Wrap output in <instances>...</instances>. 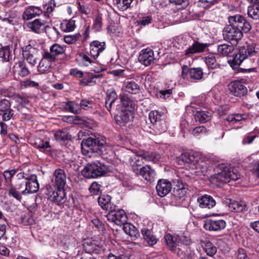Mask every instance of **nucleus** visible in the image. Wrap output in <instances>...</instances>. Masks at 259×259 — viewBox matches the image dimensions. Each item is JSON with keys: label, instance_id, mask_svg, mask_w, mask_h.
<instances>
[{"label": "nucleus", "instance_id": "obj_38", "mask_svg": "<svg viewBox=\"0 0 259 259\" xmlns=\"http://www.w3.org/2000/svg\"><path fill=\"white\" fill-rule=\"evenodd\" d=\"M15 68L16 71L18 72V74L22 77L27 76L29 73L25 64L21 61L16 64Z\"/></svg>", "mask_w": 259, "mask_h": 259}, {"label": "nucleus", "instance_id": "obj_25", "mask_svg": "<svg viewBox=\"0 0 259 259\" xmlns=\"http://www.w3.org/2000/svg\"><path fill=\"white\" fill-rule=\"evenodd\" d=\"M84 251L89 254H100L105 248L101 244H82Z\"/></svg>", "mask_w": 259, "mask_h": 259}, {"label": "nucleus", "instance_id": "obj_46", "mask_svg": "<svg viewBox=\"0 0 259 259\" xmlns=\"http://www.w3.org/2000/svg\"><path fill=\"white\" fill-rule=\"evenodd\" d=\"M153 129L156 134H160L166 131V124L165 120H163L153 125Z\"/></svg>", "mask_w": 259, "mask_h": 259}, {"label": "nucleus", "instance_id": "obj_19", "mask_svg": "<svg viewBox=\"0 0 259 259\" xmlns=\"http://www.w3.org/2000/svg\"><path fill=\"white\" fill-rule=\"evenodd\" d=\"M230 92L235 96H241L247 92V89L240 82L234 81L228 85Z\"/></svg>", "mask_w": 259, "mask_h": 259}, {"label": "nucleus", "instance_id": "obj_52", "mask_svg": "<svg viewBox=\"0 0 259 259\" xmlns=\"http://www.w3.org/2000/svg\"><path fill=\"white\" fill-rule=\"evenodd\" d=\"M10 55V48L8 46L2 47L0 49V58L4 61H8Z\"/></svg>", "mask_w": 259, "mask_h": 259}, {"label": "nucleus", "instance_id": "obj_8", "mask_svg": "<svg viewBox=\"0 0 259 259\" xmlns=\"http://www.w3.org/2000/svg\"><path fill=\"white\" fill-rule=\"evenodd\" d=\"M228 20L230 25L239 28L245 33L249 32L251 29L250 24L241 15H236L230 16Z\"/></svg>", "mask_w": 259, "mask_h": 259}, {"label": "nucleus", "instance_id": "obj_28", "mask_svg": "<svg viewBox=\"0 0 259 259\" xmlns=\"http://www.w3.org/2000/svg\"><path fill=\"white\" fill-rule=\"evenodd\" d=\"M197 155H198V154H195L190 152L182 153L179 157V162L181 164L185 163H190L192 166L193 165V163L195 161Z\"/></svg>", "mask_w": 259, "mask_h": 259}, {"label": "nucleus", "instance_id": "obj_18", "mask_svg": "<svg viewBox=\"0 0 259 259\" xmlns=\"http://www.w3.org/2000/svg\"><path fill=\"white\" fill-rule=\"evenodd\" d=\"M171 188V183L164 179L159 180L156 187L157 194L160 197H164L168 194Z\"/></svg>", "mask_w": 259, "mask_h": 259}, {"label": "nucleus", "instance_id": "obj_61", "mask_svg": "<svg viewBox=\"0 0 259 259\" xmlns=\"http://www.w3.org/2000/svg\"><path fill=\"white\" fill-rule=\"evenodd\" d=\"M102 18L100 16H97L94 21L93 27L96 31H99L102 27Z\"/></svg>", "mask_w": 259, "mask_h": 259}, {"label": "nucleus", "instance_id": "obj_15", "mask_svg": "<svg viewBox=\"0 0 259 259\" xmlns=\"http://www.w3.org/2000/svg\"><path fill=\"white\" fill-rule=\"evenodd\" d=\"M226 226V222L223 220H208L203 225L204 228L206 230L219 231L224 229Z\"/></svg>", "mask_w": 259, "mask_h": 259}, {"label": "nucleus", "instance_id": "obj_51", "mask_svg": "<svg viewBox=\"0 0 259 259\" xmlns=\"http://www.w3.org/2000/svg\"><path fill=\"white\" fill-rule=\"evenodd\" d=\"M187 193V189L184 187L183 185H181V186H177V188L174 189V195L176 197L181 198L184 197Z\"/></svg>", "mask_w": 259, "mask_h": 259}, {"label": "nucleus", "instance_id": "obj_55", "mask_svg": "<svg viewBox=\"0 0 259 259\" xmlns=\"http://www.w3.org/2000/svg\"><path fill=\"white\" fill-rule=\"evenodd\" d=\"M80 37L79 33L74 35H65L64 38V41L68 44H71L75 42Z\"/></svg>", "mask_w": 259, "mask_h": 259}, {"label": "nucleus", "instance_id": "obj_2", "mask_svg": "<svg viewBox=\"0 0 259 259\" xmlns=\"http://www.w3.org/2000/svg\"><path fill=\"white\" fill-rule=\"evenodd\" d=\"M254 44L248 45L247 48L241 47L239 52L236 54L232 60L228 61L230 66L234 69L237 68L242 62L246 58L255 55L258 51Z\"/></svg>", "mask_w": 259, "mask_h": 259}, {"label": "nucleus", "instance_id": "obj_43", "mask_svg": "<svg viewBox=\"0 0 259 259\" xmlns=\"http://www.w3.org/2000/svg\"><path fill=\"white\" fill-rule=\"evenodd\" d=\"M202 76L203 72L200 68H191L189 71V76L191 79H200Z\"/></svg>", "mask_w": 259, "mask_h": 259}, {"label": "nucleus", "instance_id": "obj_48", "mask_svg": "<svg viewBox=\"0 0 259 259\" xmlns=\"http://www.w3.org/2000/svg\"><path fill=\"white\" fill-rule=\"evenodd\" d=\"M248 15L253 19L259 18V6H250L248 8Z\"/></svg>", "mask_w": 259, "mask_h": 259}, {"label": "nucleus", "instance_id": "obj_3", "mask_svg": "<svg viewBox=\"0 0 259 259\" xmlns=\"http://www.w3.org/2000/svg\"><path fill=\"white\" fill-rule=\"evenodd\" d=\"M160 158V155L155 153L140 152L134 158H132L131 165L134 172L136 175H139V172L141 168V166L143 163V160L146 161H152L156 162L159 160Z\"/></svg>", "mask_w": 259, "mask_h": 259}, {"label": "nucleus", "instance_id": "obj_57", "mask_svg": "<svg viewBox=\"0 0 259 259\" xmlns=\"http://www.w3.org/2000/svg\"><path fill=\"white\" fill-rule=\"evenodd\" d=\"M166 243H176L177 242H183L184 240L180 237L173 236L170 234H167L165 236Z\"/></svg>", "mask_w": 259, "mask_h": 259}, {"label": "nucleus", "instance_id": "obj_42", "mask_svg": "<svg viewBox=\"0 0 259 259\" xmlns=\"http://www.w3.org/2000/svg\"><path fill=\"white\" fill-rule=\"evenodd\" d=\"M204 60L208 67L210 69H215L219 66L215 57L213 55H208L204 58Z\"/></svg>", "mask_w": 259, "mask_h": 259}, {"label": "nucleus", "instance_id": "obj_10", "mask_svg": "<svg viewBox=\"0 0 259 259\" xmlns=\"http://www.w3.org/2000/svg\"><path fill=\"white\" fill-rule=\"evenodd\" d=\"M242 32H243L242 30L229 24L225 27L223 34L225 39L237 42L242 38Z\"/></svg>", "mask_w": 259, "mask_h": 259}, {"label": "nucleus", "instance_id": "obj_40", "mask_svg": "<svg viewBox=\"0 0 259 259\" xmlns=\"http://www.w3.org/2000/svg\"><path fill=\"white\" fill-rule=\"evenodd\" d=\"M141 232L144 239L148 243L150 242L151 243H156L157 242V238L153 235L150 230L144 228L142 230Z\"/></svg>", "mask_w": 259, "mask_h": 259}, {"label": "nucleus", "instance_id": "obj_27", "mask_svg": "<svg viewBox=\"0 0 259 259\" xmlns=\"http://www.w3.org/2000/svg\"><path fill=\"white\" fill-rule=\"evenodd\" d=\"M111 197L108 195H102L98 198V203L101 207L109 211L113 208L111 203Z\"/></svg>", "mask_w": 259, "mask_h": 259}, {"label": "nucleus", "instance_id": "obj_60", "mask_svg": "<svg viewBox=\"0 0 259 259\" xmlns=\"http://www.w3.org/2000/svg\"><path fill=\"white\" fill-rule=\"evenodd\" d=\"M10 107L11 104L8 100L4 99L0 102V111L6 112L10 109Z\"/></svg>", "mask_w": 259, "mask_h": 259}, {"label": "nucleus", "instance_id": "obj_58", "mask_svg": "<svg viewBox=\"0 0 259 259\" xmlns=\"http://www.w3.org/2000/svg\"><path fill=\"white\" fill-rule=\"evenodd\" d=\"M172 92V89L161 90L157 93L156 95L159 98L166 99L171 95Z\"/></svg>", "mask_w": 259, "mask_h": 259}, {"label": "nucleus", "instance_id": "obj_44", "mask_svg": "<svg viewBox=\"0 0 259 259\" xmlns=\"http://www.w3.org/2000/svg\"><path fill=\"white\" fill-rule=\"evenodd\" d=\"M22 184L21 183L17 184L16 187L12 186L9 190V194L13 196L17 200H20L21 199V195L19 192L17 190L21 188Z\"/></svg>", "mask_w": 259, "mask_h": 259}, {"label": "nucleus", "instance_id": "obj_35", "mask_svg": "<svg viewBox=\"0 0 259 259\" xmlns=\"http://www.w3.org/2000/svg\"><path fill=\"white\" fill-rule=\"evenodd\" d=\"M102 78V74L93 75L88 78H84L80 81V84L84 86L93 85L96 83V79Z\"/></svg>", "mask_w": 259, "mask_h": 259}, {"label": "nucleus", "instance_id": "obj_4", "mask_svg": "<svg viewBox=\"0 0 259 259\" xmlns=\"http://www.w3.org/2000/svg\"><path fill=\"white\" fill-rule=\"evenodd\" d=\"M220 172L214 175L212 179L214 181L220 183H229L231 181H236L240 177V174L237 169L231 166H222Z\"/></svg>", "mask_w": 259, "mask_h": 259}, {"label": "nucleus", "instance_id": "obj_33", "mask_svg": "<svg viewBox=\"0 0 259 259\" xmlns=\"http://www.w3.org/2000/svg\"><path fill=\"white\" fill-rule=\"evenodd\" d=\"M195 119L200 122L204 123L209 121L211 118V114L207 111H199L195 114Z\"/></svg>", "mask_w": 259, "mask_h": 259}, {"label": "nucleus", "instance_id": "obj_36", "mask_svg": "<svg viewBox=\"0 0 259 259\" xmlns=\"http://www.w3.org/2000/svg\"><path fill=\"white\" fill-rule=\"evenodd\" d=\"M75 21L73 19L64 20L60 25L61 29L65 32H69L74 30L75 27Z\"/></svg>", "mask_w": 259, "mask_h": 259}, {"label": "nucleus", "instance_id": "obj_39", "mask_svg": "<svg viewBox=\"0 0 259 259\" xmlns=\"http://www.w3.org/2000/svg\"><path fill=\"white\" fill-rule=\"evenodd\" d=\"M113 4L120 11H125L129 8L132 3L131 0H113Z\"/></svg>", "mask_w": 259, "mask_h": 259}, {"label": "nucleus", "instance_id": "obj_47", "mask_svg": "<svg viewBox=\"0 0 259 259\" xmlns=\"http://www.w3.org/2000/svg\"><path fill=\"white\" fill-rule=\"evenodd\" d=\"M139 86L135 82H129L125 86V91L129 93L136 94L139 92Z\"/></svg>", "mask_w": 259, "mask_h": 259}, {"label": "nucleus", "instance_id": "obj_7", "mask_svg": "<svg viewBox=\"0 0 259 259\" xmlns=\"http://www.w3.org/2000/svg\"><path fill=\"white\" fill-rule=\"evenodd\" d=\"M48 199L54 203L60 204L66 197L65 189L57 187L50 186L47 189Z\"/></svg>", "mask_w": 259, "mask_h": 259}, {"label": "nucleus", "instance_id": "obj_37", "mask_svg": "<svg viewBox=\"0 0 259 259\" xmlns=\"http://www.w3.org/2000/svg\"><path fill=\"white\" fill-rule=\"evenodd\" d=\"M117 96L114 91H108L106 95L105 105L107 109L110 111L112 105L117 99Z\"/></svg>", "mask_w": 259, "mask_h": 259}, {"label": "nucleus", "instance_id": "obj_30", "mask_svg": "<svg viewBox=\"0 0 259 259\" xmlns=\"http://www.w3.org/2000/svg\"><path fill=\"white\" fill-rule=\"evenodd\" d=\"M154 170L151 168L149 165L143 166L140 168L139 172V175L142 176V177L146 180L150 181L155 176Z\"/></svg>", "mask_w": 259, "mask_h": 259}, {"label": "nucleus", "instance_id": "obj_20", "mask_svg": "<svg viewBox=\"0 0 259 259\" xmlns=\"http://www.w3.org/2000/svg\"><path fill=\"white\" fill-rule=\"evenodd\" d=\"M105 49V43L94 40L90 44V54L95 59L97 58Z\"/></svg>", "mask_w": 259, "mask_h": 259}, {"label": "nucleus", "instance_id": "obj_6", "mask_svg": "<svg viewBox=\"0 0 259 259\" xmlns=\"http://www.w3.org/2000/svg\"><path fill=\"white\" fill-rule=\"evenodd\" d=\"M172 252H177L178 256L181 259H196L197 255L190 249L189 244H166Z\"/></svg>", "mask_w": 259, "mask_h": 259}, {"label": "nucleus", "instance_id": "obj_56", "mask_svg": "<svg viewBox=\"0 0 259 259\" xmlns=\"http://www.w3.org/2000/svg\"><path fill=\"white\" fill-rule=\"evenodd\" d=\"M207 130L204 126H197L192 131V134L195 137H198L200 135L205 134Z\"/></svg>", "mask_w": 259, "mask_h": 259}, {"label": "nucleus", "instance_id": "obj_32", "mask_svg": "<svg viewBox=\"0 0 259 259\" xmlns=\"http://www.w3.org/2000/svg\"><path fill=\"white\" fill-rule=\"evenodd\" d=\"M121 109L120 110H125L129 111H133L134 110V105L132 101L130 100L127 96H123L120 99Z\"/></svg>", "mask_w": 259, "mask_h": 259}, {"label": "nucleus", "instance_id": "obj_45", "mask_svg": "<svg viewBox=\"0 0 259 259\" xmlns=\"http://www.w3.org/2000/svg\"><path fill=\"white\" fill-rule=\"evenodd\" d=\"M161 116L162 115L157 111H152L149 114V119L153 125L162 120Z\"/></svg>", "mask_w": 259, "mask_h": 259}, {"label": "nucleus", "instance_id": "obj_21", "mask_svg": "<svg viewBox=\"0 0 259 259\" xmlns=\"http://www.w3.org/2000/svg\"><path fill=\"white\" fill-rule=\"evenodd\" d=\"M133 118V111L121 110L120 115L115 117V120L117 124L122 126L131 121Z\"/></svg>", "mask_w": 259, "mask_h": 259}, {"label": "nucleus", "instance_id": "obj_50", "mask_svg": "<svg viewBox=\"0 0 259 259\" xmlns=\"http://www.w3.org/2000/svg\"><path fill=\"white\" fill-rule=\"evenodd\" d=\"M123 225V229L125 232L131 237H136L137 234V230L135 226L128 224H124Z\"/></svg>", "mask_w": 259, "mask_h": 259}, {"label": "nucleus", "instance_id": "obj_1", "mask_svg": "<svg viewBox=\"0 0 259 259\" xmlns=\"http://www.w3.org/2000/svg\"><path fill=\"white\" fill-rule=\"evenodd\" d=\"M105 139L103 137L93 138H89L83 140L81 144V149L83 155L89 157H92L98 151L102 153L106 150L110 149L111 148L106 145Z\"/></svg>", "mask_w": 259, "mask_h": 259}, {"label": "nucleus", "instance_id": "obj_41", "mask_svg": "<svg viewBox=\"0 0 259 259\" xmlns=\"http://www.w3.org/2000/svg\"><path fill=\"white\" fill-rule=\"evenodd\" d=\"M246 118L247 115L245 114H234L229 115L226 120L232 124H235L245 120Z\"/></svg>", "mask_w": 259, "mask_h": 259}, {"label": "nucleus", "instance_id": "obj_11", "mask_svg": "<svg viewBox=\"0 0 259 259\" xmlns=\"http://www.w3.org/2000/svg\"><path fill=\"white\" fill-rule=\"evenodd\" d=\"M107 220L118 226L124 225L127 221V217L122 209L118 211L111 210L107 214Z\"/></svg>", "mask_w": 259, "mask_h": 259}, {"label": "nucleus", "instance_id": "obj_5", "mask_svg": "<svg viewBox=\"0 0 259 259\" xmlns=\"http://www.w3.org/2000/svg\"><path fill=\"white\" fill-rule=\"evenodd\" d=\"M108 170L105 165L98 161L87 164L81 170V174L87 178H96L103 176Z\"/></svg>", "mask_w": 259, "mask_h": 259}, {"label": "nucleus", "instance_id": "obj_62", "mask_svg": "<svg viewBox=\"0 0 259 259\" xmlns=\"http://www.w3.org/2000/svg\"><path fill=\"white\" fill-rule=\"evenodd\" d=\"M17 170L15 169L6 170L4 172L3 175L6 180L11 181L12 177L16 173Z\"/></svg>", "mask_w": 259, "mask_h": 259}, {"label": "nucleus", "instance_id": "obj_49", "mask_svg": "<svg viewBox=\"0 0 259 259\" xmlns=\"http://www.w3.org/2000/svg\"><path fill=\"white\" fill-rule=\"evenodd\" d=\"M54 136L57 141H65L71 138V136L67 132L63 131L56 132Z\"/></svg>", "mask_w": 259, "mask_h": 259}, {"label": "nucleus", "instance_id": "obj_24", "mask_svg": "<svg viewBox=\"0 0 259 259\" xmlns=\"http://www.w3.org/2000/svg\"><path fill=\"white\" fill-rule=\"evenodd\" d=\"M207 46V45L206 44H201L198 42H195L185 51V54L186 55L190 56L196 53L202 52Z\"/></svg>", "mask_w": 259, "mask_h": 259}, {"label": "nucleus", "instance_id": "obj_12", "mask_svg": "<svg viewBox=\"0 0 259 259\" xmlns=\"http://www.w3.org/2000/svg\"><path fill=\"white\" fill-rule=\"evenodd\" d=\"M66 181L67 176L63 169H57L54 171L52 179L54 187L64 189Z\"/></svg>", "mask_w": 259, "mask_h": 259}, {"label": "nucleus", "instance_id": "obj_9", "mask_svg": "<svg viewBox=\"0 0 259 259\" xmlns=\"http://www.w3.org/2000/svg\"><path fill=\"white\" fill-rule=\"evenodd\" d=\"M55 61L56 58L49 54V51L45 52L39 63L38 71L42 74L50 72Z\"/></svg>", "mask_w": 259, "mask_h": 259}, {"label": "nucleus", "instance_id": "obj_17", "mask_svg": "<svg viewBox=\"0 0 259 259\" xmlns=\"http://www.w3.org/2000/svg\"><path fill=\"white\" fill-rule=\"evenodd\" d=\"M209 163V160L205 158L201 157L198 154L192 168L197 169L198 171H200L204 175L208 170Z\"/></svg>", "mask_w": 259, "mask_h": 259}, {"label": "nucleus", "instance_id": "obj_23", "mask_svg": "<svg viewBox=\"0 0 259 259\" xmlns=\"http://www.w3.org/2000/svg\"><path fill=\"white\" fill-rule=\"evenodd\" d=\"M207 46V45L206 44H201L198 42H195L185 51V54L186 55L190 56L196 53L202 52Z\"/></svg>", "mask_w": 259, "mask_h": 259}, {"label": "nucleus", "instance_id": "obj_22", "mask_svg": "<svg viewBox=\"0 0 259 259\" xmlns=\"http://www.w3.org/2000/svg\"><path fill=\"white\" fill-rule=\"evenodd\" d=\"M197 202L201 208H210L215 205L216 202L210 195H204L198 197Z\"/></svg>", "mask_w": 259, "mask_h": 259}, {"label": "nucleus", "instance_id": "obj_16", "mask_svg": "<svg viewBox=\"0 0 259 259\" xmlns=\"http://www.w3.org/2000/svg\"><path fill=\"white\" fill-rule=\"evenodd\" d=\"M38 50L30 45L27 46L23 51V56L24 59L32 65H34L37 62V55Z\"/></svg>", "mask_w": 259, "mask_h": 259}, {"label": "nucleus", "instance_id": "obj_34", "mask_svg": "<svg viewBox=\"0 0 259 259\" xmlns=\"http://www.w3.org/2000/svg\"><path fill=\"white\" fill-rule=\"evenodd\" d=\"M64 52L65 49L62 46L58 44H54L50 47L49 54L56 58L57 56L62 55Z\"/></svg>", "mask_w": 259, "mask_h": 259}, {"label": "nucleus", "instance_id": "obj_59", "mask_svg": "<svg viewBox=\"0 0 259 259\" xmlns=\"http://www.w3.org/2000/svg\"><path fill=\"white\" fill-rule=\"evenodd\" d=\"M100 187L101 185L100 184L96 182H94L92 183L90 186L89 190L93 195H97L100 191Z\"/></svg>", "mask_w": 259, "mask_h": 259}, {"label": "nucleus", "instance_id": "obj_53", "mask_svg": "<svg viewBox=\"0 0 259 259\" xmlns=\"http://www.w3.org/2000/svg\"><path fill=\"white\" fill-rule=\"evenodd\" d=\"M204 250L206 254L213 256L217 252V247L213 246V244H204Z\"/></svg>", "mask_w": 259, "mask_h": 259}, {"label": "nucleus", "instance_id": "obj_54", "mask_svg": "<svg viewBox=\"0 0 259 259\" xmlns=\"http://www.w3.org/2000/svg\"><path fill=\"white\" fill-rule=\"evenodd\" d=\"M33 144L36 148L43 149H47L50 146L48 141L44 142L39 138L36 139Z\"/></svg>", "mask_w": 259, "mask_h": 259}, {"label": "nucleus", "instance_id": "obj_14", "mask_svg": "<svg viewBox=\"0 0 259 259\" xmlns=\"http://www.w3.org/2000/svg\"><path fill=\"white\" fill-rule=\"evenodd\" d=\"M138 60L145 66L150 65L155 60L153 51L150 48L143 49L139 53Z\"/></svg>", "mask_w": 259, "mask_h": 259}, {"label": "nucleus", "instance_id": "obj_63", "mask_svg": "<svg viewBox=\"0 0 259 259\" xmlns=\"http://www.w3.org/2000/svg\"><path fill=\"white\" fill-rule=\"evenodd\" d=\"M229 207L231 211H239L242 210L241 205L238 202L232 201L229 203Z\"/></svg>", "mask_w": 259, "mask_h": 259}, {"label": "nucleus", "instance_id": "obj_64", "mask_svg": "<svg viewBox=\"0 0 259 259\" xmlns=\"http://www.w3.org/2000/svg\"><path fill=\"white\" fill-rule=\"evenodd\" d=\"M256 135L250 133L246 136H245L242 140V143L243 144H251L254 139L256 138Z\"/></svg>", "mask_w": 259, "mask_h": 259}, {"label": "nucleus", "instance_id": "obj_26", "mask_svg": "<svg viewBox=\"0 0 259 259\" xmlns=\"http://www.w3.org/2000/svg\"><path fill=\"white\" fill-rule=\"evenodd\" d=\"M42 12V11L39 7L30 6L23 13V18L25 20H29L40 15Z\"/></svg>", "mask_w": 259, "mask_h": 259}, {"label": "nucleus", "instance_id": "obj_31", "mask_svg": "<svg viewBox=\"0 0 259 259\" xmlns=\"http://www.w3.org/2000/svg\"><path fill=\"white\" fill-rule=\"evenodd\" d=\"M234 50V47L231 44H223L219 45L217 47L218 54L223 56H228L233 52Z\"/></svg>", "mask_w": 259, "mask_h": 259}, {"label": "nucleus", "instance_id": "obj_29", "mask_svg": "<svg viewBox=\"0 0 259 259\" xmlns=\"http://www.w3.org/2000/svg\"><path fill=\"white\" fill-rule=\"evenodd\" d=\"M45 24L44 21H41L40 19H35L32 22L28 23L27 26L32 31L39 33L43 31Z\"/></svg>", "mask_w": 259, "mask_h": 259}, {"label": "nucleus", "instance_id": "obj_13", "mask_svg": "<svg viewBox=\"0 0 259 259\" xmlns=\"http://www.w3.org/2000/svg\"><path fill=\"white\" fill-rule=\"evenodd\" d=\"M26 188L24 190L21 191V193L26 195L36 192L39 189V184L36 176L32 175L29 177L26 178Z\"/></svg>", "mask_w": 259, "mask_h": 259}]
</instances>
